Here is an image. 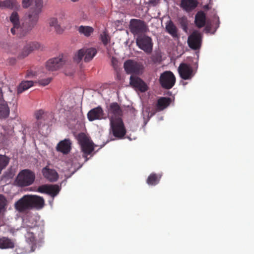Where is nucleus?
<instances>
[{"instance_id":"52","label":"nucleus","mask_w":254,"mask_h":254,"mask_svg":"<svg viewBox=\"0 0 254 254\" xmlns=\"http://www.w3.org/2000/svg\"><path fill=\"white\" fill-rule=\"evenodd\" d=\"M117 77H118V78H120L119 75L118 74H117Z\"/></svg>"},{"instance_id":"40","label":"nucleus","mask_w":254,"mask_h":254,"mask_svg":"<svg viewBox=\"0 0 254 254\" xmlns=\"http://www.w3.org/2000/svg\"><path fill=\"white\" fill-rule=\"evenodd\" d=\"M58 20L56 18H51L49 20V24L50 26L57 28L59 27Z\"/></svg>"},{"instance_id":"48","label":"nucleus","mask_w":254,"mask_h":254,"mask_svg":"<svg viewBox=\"0 0 254 254\" xmlns=\"http://www.w3.org/2000/svg\"><path fill=\"white\" fill-rule=\"evenodd\" d=\"M72 172V173L67 177V178H68L69 177H70L72 175H73L76 171V170L75 169H74V170L73 171H71Z\"/></svg>"},{"instance_id":"27","label":"nucleus","mask_w":254,"mask_h":254,"mask_svg":"<svg viewBox=\"0 0 254 254\" xmlns=\"http://www.w3.org/2000/svg\"><path fill=\"white\" fill-rule=\"evenodd\" d=\"M165 29L173 38L178 37V29L172 21L169 20L166 23Z\"/></svg>"},{"instance_id":"22","label":"nucleus","mask_w":254,"mask_h":254,"mask_svg":"<svg viewBox=\"0 0 254 254\" xmlns=\"http://www.w3.org/2000/svg\"><path fill=\"white\" fill-rule=\"evenodd\" d=\"M108 113L109 116L111 115L112 116L110 118L118 119L122 115L123 112L120 105L117 102H113L110 104L108 108Z\"/></svg>"},{"instance_id":"6","label":"nucleus","mask_w":254,"mask_h":254,"mask_svg":"<svg viewBox=\"0 0 254 254\" xmlns=\"http://www.w3.org/2000/svg\"><path fill=\"white\" fill-rule=\"evenodd\" d=\"M78 141L83 153V157H86V155L90 154L93 151V143L85 133H81L78 134Z\"/></svg>"},{"instance_id":"32","label":"nucleus","mask_w":254,"mask_h":254,"mask_svg":"<svg viewBox=\"0 0 254 254\" xmlns=\"http://www.w3.org/2000/svg\"><path fill=\"white\" fill-rule=\"evenodd\" d=\"M33 82L32 81H23L17 87V92L18 94H21L23 92L27 90L33 86Z\"/></svg>"},{"instance_id":"35","label":"nucleus","mask_w":254,"mask_h":254,"mask_svg":"<svg viewBox=\"0 0 254 254\" xmlns=\"http://www.w3.org/2000/svg\"><path fill=\"white\" fill-rule=\"evenodd\" d=\"M179 22L184 31L187 32L188 30V20L186 16H183L179 18Z\"/></svg>"},{"instance_id":"30","label":"nucleus","mask_w":254,"mask_h":254,"mask_svg":"<svg viewBox=\"0 0 254 254\" xmlns=\"http://www.w3.org/2000/svg\"><path fill=\"white\" fill-rule=\"evenodd\" d=\"M18 3L16 0H0V8H8L10 9L17 7Z\"/></svg>"},{"instance_id":"38","label":"nucleus","mask_w":254,"mask_h":254,"mask_svg":"<svg viewBox=\"0 0 254 254\" xmlns=\"http://www.w3.org/2000/svg\"><path fill=\"white\" fill-rule=\"evenodd\" d=\"M6 202L5 197L2 194H0V213L5 209Z\"/></svg>"},{"instance_id":"45","label":"nucleus","mask_w":254,"mask_h":254,"mask_svg":"<svg viewBox=\"0 0 254 254\" xmlns=\"http://www.w3.org/2000/svg\"><path fill=\"white\" fill-rule=\"evenodd\" d=\"M159 2V0H149V3L153 6H155Z\"/></svg>"},{"instance_id":"41","label":"nucleus","mask_w":254,"mask_h":254,"mask_svg":"<svg viewBox=\"0 0 254 254\" xmlns=\"http://www.w3.org/2000/svg\"><path fill=\"white\" fill-rule=\"evenodd\" d=\"M48 185H43L38 187L37 191L41 193L48 194Z\"/></svg>"},{"instance_id":"49","label":"nucleus","mask_w":254,"mask_h":254,"mask_svg":"<svg viewBox=\"0 0 254 254\" xmlns=\"http://www.w3.org/2000/svg\"><path fill=\"white\" fill-rule=\"evenodd\" d=\"M72 74H73V71H72L71 72H69L68 73H67L65 72V74L68 75H71Z\"/></svg>"},{"instance_id":"24","label":"nucleus","mask_w":254,"mask_h":254,"mask_svg":"<svg viewBox=\"0 0 254 254\" xmlns=\"http://www.w3.org/2000/svg\"><path fill=\"white\" fill-rule=\"evenodd\" d=\"M42 173L44 177L51 182L57 181L59 178L58 173L55 170L49 168L48 166L42 169Z\"/></svg>"},{"instance_id":"46","label":"nucleus","mask_w":254,"mask_h":254,"mask_svg":"<svg viewBox=\"0 0 254 254\" xmlns=\"http://www.w3.org/2000/svg\"><path fill=\"white\" fill-rule=\"evenodd\" d=\"M211 30V25L207 24L205 27V31L206 33H210Z\"/></svg>"},{"instance_id":"44","label":"nucleus","mask_w":254,"mask_h":254,"mask_svg":"<svg viewBox=\"0 0 254 254\" xmlns=\"http://www.w3.org/2000/svg\"><path fill=\"white\" fill-rule=\"evenodd\" d=\"M35 75V73L34 72L31 71V70H28L26 73V77H33Z\"/></svg>"},{"instance_id":"15","label":"nucleus","mask_w":254,"mask_h":254,"mask_svg":"<svg viewBox=\"0 0 254 254\" xmlns=\"http://www.w3.org/2000/svg\"><path fill=\"white\" fill-rule=\"evenodd\" d=\"M103 108L100 106L90 110L87 114V117L90 122L95 120H101L106 118Z\"/></svg>"},{"instance_id":"3","label":"nucleus","mask_w":254,"mask_h":254,"mask_svg":"<svg viewBox=\"0 0 254 254\" xmlns=\"http://www.w3.org/2000/svg\"><path fill=\"white\" fill-rule=\"evenodd\" d=\"M129 28L130 32L134 35L138 36L142 35L149 31V28L146 23L140 19H132L130 21Z\"/></svg>"},{"instance_id":"33","label":"nucleus","mask_w":254,"mask_h":254,"mask_svg":"<svg viewBox=\"0 0 254 254\" xmlns=\"http://www.w3.org/2000/svg\"><path fill=\"white\" fill-rule=\"evenodd\" d=\"M44 111L43 110H39L35 112L34 116L37 120L34 127V130H37L39 128L40 121L44 120Z\"/></svg>"},{"instance_id":"26","label":"nucleus","mask_w":254,"mask_h":254,"mask_svg":"<svg viewBox=\"0 0 254 254\" xmlns=\"http://www.w3.org/2000/svg\"><path fill=\"white\" fill-rule=\"evenodd\" d=\"M171 102V99L169 97H161L156 104V108L158 111H161L168 107Z\"/></svg>"},{"instance_id":"16","label":"nucleus","mask_w":254,"mask_h":254,"mask_svg":"<svg viewBox=\"0 0 254 254\" xmlns=\"http://www.w3.org/2000/svg\"><path fill=\"white\" fill-rule=\"evenodd\" d=\"M6 127H2L3 131L0 133V144L3 147H7L11 143V138L13 136V131L12 129H6Z\"/></svg>"},{"instance_id":"18","label":"nucleus","mask_w":254,"mask_h":254,"mask_svg":"<svg viewBox=\"0 0 254 254\" xmlns=\"http://www.w3.org/2000/svg\"><path fill=\"white\" fill-rule=\"evenodd\" d=\"M71 140L69 138H65L58 143L56 149L63 154H67L71 150Z\"/></svg>"},{"instance_id":"42","label":"nucleus","mask_w":254,"mask_h":254,"mask_svg":"<svg viewBox=\"0 0 254 254\" xmlns=\"http://www.w3.org/2000/svg\"><path fill=\"white\" fill-rule=\"evenodd\" d=\"M51 81V78H48L39 80V83L43 86L47 85Z\"/></svg>"},{"instance_id":"29","label":"nucleus","mask_w":254,"mask_h":254,"mask_svg":"<svg viewBox=\"0 0 254 254\" xmlns=\"http://www.w3.org/2000/svg\"><path fill=\"white\" fill-rule=\"evenodd\" d=\"M206 15L204 12L198 11L195 17V23L198 28L203 27L205 24Z\"/></svg>"},{"instance_id":"28","label":"nucleus","mask_w":254,"mask_h":254,"mask_svg":"<svg viewBox=\"0 0 254 254\" xmlns=\"http://www.w3.org/2000/svg\"><path fill=\"white\" fill-rule=\"evenodd\" d=\"M14 247V243L11 239L5 237L0 238V249H13Z\"/></svg>"},{"instance_id":"2","label":"nucleus","mask_w":254,"mask_h":254,"mask_svg":"<svg viewBox=\"0 0 254 254\" xmlns=\"http://www.w3.org/2000/svg\"><path fill=\"white\" fill-rule=\"evenodd\" d=\"M26 230V241L30 245H35L37 241H41L43 238V229L42 227L37 225L27 226Z\"/></svg>"},{"instance_id":"4","label":"nucleus","mask_w":254,"mask_h":254,"mask_svg":"<svg viewBox=\"0 0 254 254\" xmlns=\"http://www.w3.org/2000/svg\"><path fill=\"white\" fill-rule=\"evenodd\" d=\"M97 54V50L94 48H83L79 50L75 54L73 59L76 63H79L84 58L85 62L91 61Z\"/></svg>"},{"instance_id":"23","label":"nucleus","mask_w":254,"mask_h":254,"mask_svg":"<svg viewBox=\"0 0 254 254\" xmlns=\"http://www.w3.org/2000/svg\"><path fill=\"white\" fill-rule=\"evenodd\" d=\"M198 3L197 0H181L180 7L184 11L190 12L195 9Z\"/></svg>"},{"instance_id":"5","label":"nucleus","mask_w":254,"mask_h":254,"mask_svg":"<svg viewBox=\"0 0 254 254\" xmlns=\"http://www.w3.org/2000/svg\"><path fill=\"white\" fill-rule=\"evenodd\" d=\"M34 173L29 170L25 169L21 171L16 178L17 185L20 187H26L31 185L35 180Z\"/></svg>"},{"instance_id":"43","label":"nucleus","mask_w":254,"mask_h":254,"mask_svg":"<svg viewBox=\"0 0 254 254\" xmlns=\"http://www.w3.org/2000/svg\"><path fill=\"white\" fill-rule=\"evenodd\" d=\"M112 65L115 70H117L118 68V60L116 58L112 57L111 59Z\"/></svg>"},{"instance_id":"21","label":"nucleus","mask_w":254,"mask_h":254,"mask_svg":"<svg viewBox=\"0 0 254 254\" xmlns=\"http://www.w3.org/2000/svg\"><path fill=\"white\" fill-rule=\"evenodd\" d=\"M10 109L7 102L3 100V95L0 88V119H4L9 117Z\"/></svg>"},{"instance_id":"17","label":"nucleus","mask_w":254,"mask_h":254,"mask_svg":"<svg viewBox=\"0 0 254 254\" xmlns=\"http://www.w3.org/2000/svg\"><path fill=\"white\" fill-rule=\"evenodd\" d=\"M31 209L35 208L36 209H42L45 205L44 198L36 195H28Z\"/></svg>"},{"instance_id":"34","label":"nucleus","mask_w":254,"mask_h":254,"mask_svg":"<svg viewBox=\"0 0 254 254\" xmlns=\"http://www.w3.org/2000/svg\"><path fill=\"white\" fill-rule=\"evenodd\" d=\"M61 190V188L58 185H48V194L52 197L56 196Z\"/></svg>"},{"instance_id":"14","label":"nucleus","mask_w":254,"mask_h":254,"mask_svg":"<svg viewBox=\"0 0 254 254\" xmlns=\"http://www.w3.org/2000/svg\"><path fill=\"white\" fill-rule=\"evenodd\" d=\"M124 67L128 74H139L142 69V66L139 64L131 60L125 62Z\"/></svg>"},{"instance_id":"47","label":"nucleus","mask_w":254,"mask_h":254,"mask_svg":"<svg viewBox=\"0 0 254 254\" xmlns=\"http://www.w3.org/2000/svg\"><path fill=\"white\" fill-rule=\"evenodd\" d=\"M203 8L205 10H209L210 8V7H209V4H205L203 5Z\"/></svg>"},{"instance_id":"53","label":"nucleus","mask_w":254,"mask_h":254,"mask_svg":"<svg viewBox=\"0 0 254 254\" xmlns=\"http://www.w3.org/2000/svg\"><path fill=\"white\" fill-rule=\"evenodd\" d=\"M4 159H9V158H7V157H5Z\"/></svg>"},{"instance_id":"8","label":"nucleus","mask_w":254,"mask_h":254,"mask_svg":"<svg viewBox=\"0 0 254 254\" xmlns=\"http://www.w3.org/2000/svg\"><path fill=\"white\" fill-rule=\"evenodd\" d=\"M137 46L147 54H150L153 50V43L152 39L146 35H140L136 39Z\"/></svg>"},{"instance_id":"1","label":"nucleus","mask_w":254,"mask_h":254,"mask_svg":"<svg viewBox=\"0 0 254 254\" xmlns=\"http://www.w3.org/2000/svg\"><path fill=\"white\" fill-rule=\"evenodd\" d=\"M22 3L24 8H27L30 6L32 7L26 14L24 22L22 23L20 37L28 35L36 26L43 7L42 0H22Z\"/></svg>"},{"instance_id":"31","label":"nucleus","mask_w":254,"mask_h":254,"mask_svg":"<svg viewBox=\"0 0 254 254\" xmlns=\"http://www.w3.org/2000/svg\"><path fill=\"white\" fill-rule=\"evenodd\" d=\"M80 34H82L86 37H89L94 32V28L89 26H80L77 29Z\"/></svg>"},{"instance_id":"7","label":"nucleus","mask_w":254,"mask_h":254,"mask_svg":"<svg viewBox=\"0 0 254 254\" xmlns=\"http://www.w3.org/2000/svg\"><path fill=\"white\" fill-rule=\"evenodd\" d=\"M110 125L114 136L117 138H122L126 133L123 121L121 118L110 119Z\"/></svg>"},{"instance_id":"12","label":"nucleus","mask_w":254,"mask_h":254,"mask_svg":"<svg viewBox=\"0 0 254 254\" xmlns=\"http://www.w3.org/2000/svg\"><path fill=\"white\" fill-rule=\"evenodd\" d=\"M65 64V60L63 57L59 56L49 60L46 64V69L49 71L57 70Z\"/></svg>"},{"instance_id":"13","label":"nucleus","mask_w":254,"mask_h":254,"mask_svg":"<svg viewBox=\"0 0 254 254\" xmlns=\"http://www.w3.org/2000/svg\"><path fill=\"white\" fill-rule=\"evenodd\" d=\"M180 76L184 80H189L194 75L192 67L190 64L186 63H181L178 67Z\"/></svg>"},{"instance_id":"11","label":"nucleus","mask_w":254,"mask_h":254,"mask_svg":"<svg viewBox=\"0 0 254 254\" xmlns=\"http://www.w3.org/2000/svg\"><path fill=\"white\" fill-rule=\"evenodd\" d=\"M10 21L12 24L13 27L10 29V32L13 35H16L20 37L22 29V24L19 20V17L17 12L13 11L9 17Z\"/></svg>"},{"instance_id":"19","label":"nucleus","mask_w":254,"mask_h":254,"mask_svg":"<svg viewBox=\"0 0 254 254\" xmlns=\"http://www.w3.org/2000/svg\"><path fill=\"white\" fill-rule=\"evenodd\" d=\"M15 209L19 212H24L30 210V205L28 195H24L15 203Z\"/></svg>"},{"instance_id":"25","label":"nucleus","mask_w":254,"mask_h":254,"mask_svg":"<svg viewBox=\"0 0 254 254\" xmlns=\"http://www.w3.org/2000/svg\"><path fill=\"white\" fill-rule=\"evenodd\" d=\"M40 44L38 42H32L27 44L23 48L20 57L24 58L27 56L32 51L39 49Z\"/></svg>"},{"instance_id":"36","label":"nucleus","mask_w":254,"mask_h":254,"mask_svg":"<svg viewBox=\"0 0 254 254\" xmlns=\"http://www.w3.org/2000/svg\"><path fill=\"white\" fill-rule=\"evenodd\" d=\"M100 39L104 46L107 45L110 42V37L106 30L100 34Z\"/></svg>"},{"instance_id":"10","label":"nucleus","mask_w":254,"mask_h":254,"mask_svg":"<svg viewBox=\"0 0 254 254\" xmlns=\"http://www.w3.org/2000/svg\"><path fill=\"white\" fill-rule=\"evenodd\" d=\"M202 35L198 31H193L188 39V44L190 48L196 50L199 49L201 45Z\"/></svg>"},{"instance_id":"39","label":"nucleus","mask_w":254,"mask_h":254,"mask_svg":"<svg viewBox=\"0 0 254 254\" xmlns=\"http://www.w3.org/2000/svg\"><path fill=\"white\" fill-rule=\"evenodd\" d=\"M61 161V163L63 164H65L67 167L64 169H63L62 170L63 172H65L66 170H69V166H72V161L71 160H68V161L66 162L64 160H60Z\"/></svg>"},{"instance_id":"9","label":"nucleus","mask_w":254,"mask_h":254,"mask_svg":"<svg viewBox=\"0 0 254 254\" xmlns=\"http://www.w3.org/2000/svg\"><path fill=\"white\" fill-rule=\"evenodd\" d=\"M159 82L163 88L170 89L175 85L176 77L171 71H165L161 74Z\"/></svg>"},{"instance_id":"50","label":"nucleus","mask_w":254,"mask_h":254,"mask_svg":"<svg viewBox=\"0 0 254 254\" xmlns=\"http://www.w3.org/2000/svg\"><path fill=\"white\" fill-rule=\"evenodd\" d=\"M219 19H218V25H217V27H219Z\"/></svg>"},{"instance_id":"37","label":"nucleus","mask_w":254,"mask_h":254,"mask_svg":"<svg viewBox=\"0 0 254 254\" xmlns=\"http://www.w3.org/2000/svg\"><path fill=\"white\" fill-rule=\"evenodd\" d=\"M150 59L154 64L160 63L162 60V56L159 52H155L151 55Z\"/></svg>"},{"instance_id":"51","label":"nucleus","mask_w":254,"mask_h":254,"mask_svg":"<svg viewBox=\"0 0 254 254\" xmlns=\"http://www.w3.org/2000/svg\"><path fill=\"white\" fill-rule=\"evenodd\" d=\"M117 77H118V78H120L119 75L118 74H117Z\"/></svg>"},{"instance_id":"20","label":"nucleus","mask_w":254,"mask_h":254,"mask_svg":"<svg viewBox=\"0 0 254 254\" xmlns=\"http://www.w3.org/2000/svg\"><path fill=\"white\" fill-rule=\"evenodd\" d=\"M130 84L141 92H145L148 89L146 83L140 78L131 75L130 77Z\"/></svg>"}]
</instances>
